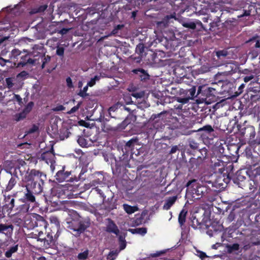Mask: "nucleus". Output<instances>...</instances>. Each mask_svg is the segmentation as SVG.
I'll return each mask as SVG.
<instances>
[{"label": "nucleus", "mask_w": 260, "mask_h": 260, "mask_svg": "<svg viewBox=\"0 0 260 260\" xmlns=\"http://www.w3.org/2000/svg\"><path fill=\"white\" fill-rule=\"evenodd\" d=\"M241 135L245 139L248 140L249 146L245 149V154L252 162H260V154L254 150V148L260 145V134L255 138V128L252 125H247L239 128Z\"/></svg>", "instance_id": "nucleus-1"}, {"label": "nucleus", "mask_w": 260, "mask_h": 260, "mask_svg": "<svg viewBox=\"0 0 260 260\" xmlns=\"http://www.w3.org/2000/svg\"><path fill=\"white\" fill-rule=\"evenodd\" d=\"M186 186L188 188V191L191 193L194 198L196 196L197 199L205 196L208 191L206 186L200 184L195 179L188 181Z\"/></svg>", "instance_id": "nucleus-2"}, {"label": "nucleus", "mask_w": 260, "mask_h": 260, "mask_svg": "<svg viewBox=\"0 0 260 260\" xmlns=\"http://www.w3.org/2000/svg\"><path fill=\"white\" fill-rule=\"evenodd\" d=\"M67 224V227L68 229L76 232V235H79L89 226L90 222L88 220H82L78 217L77 219H73L70 221H68Z\"/></svg>", "instance_id": "nucleus-3"}, {"label": "nucleus", "mask_w": 260, "mask_h": 260, "mask_svg": "<svg viewBox=\"0 0 260 260\" xmlns=\"http://www.w3.org/2000/svg\"><path fill=\"white\" fill-rule=\"evenodd\" d=\"M38 189L36 190L35 188L32 187V184L29 183L26 184V191L24 193V200L26 202H29L31 203H34L36 201V199L33 193H37L42 191L41 186L40 184L38 185Z\"/></svg>", "instance_id": "nucleus-4"}, {"label": "nucleus", "mask_w": 260, "mask_h": 260, "mask_svg": "<svg viewBox=\"0 0 260 260\" xmlns=\"http://www.w3.org/2000/svg\"><path fill=\"white\" fill-rule=\"evenodd\" d=\"M220 129L224 131V129L221 128L220 127H218L217 126L212 127L211 125L207 124L203 127H200L197 129H193L192 131L193 132H204L203 135H209L210 136L212 137V139L213 137H216L217 136V133L215 131V129Z\"/></svg>", "instance_id": "nucleus-5"}, {"label": "nucleus", "mask_w": 260, "mask_h": 260, "mask_svg": "<svg viewBox=\"0 0 260 260\" xmlns=\"http://www.w3.org/2000/svg\"><path fill=\"white\" fill-rule=\"evenodd\" d=\"M40 172L35 170H32L29 173H27L25 176L24 180L27 184H32V187L36 188L37 184L36 179L37 177H41Z\"/></svg>", "instance_id": "nucleus-6"}, {"label": "nucleus", "mask_w": 260, "mask_h": 260, "mask_svg": "<svg viewBox=\"0 0 260 260\" xmlns=\"http://www.w3.org/2000/svg\"><path fill=\"white\" fill-rule=\"evenodd\" d=\"M215 89L206 85L199 86L197 91V95L203 96L202 99L209 98L214 95Z\"/></svg>", "instance_id": "nucleus-7"}, {"label": "nucleus", "mask_w": 260, "mask_h": 260, "mask_svg": "<svg viewBox=\"0 0 260 260\" xmlns=\"http://www.w3.org/2000/svg\"><path fill=\"white\" fill-rule=\"evenodd\" d=\"M225 175L221 174L219 176L213 183V186L219 189H222L226 187L228 179L225 178Z\"/></svg>", "instance_id": "nucleus-8"}, {"label": "nucleus", "mask_w": 260, "mask_h": 260, "mask_svg": "<svg viewBox=\"0 0 260 260\" xmlns=\"http://www.w3.org/2000/svg\"><path fill=\"white\" fill-rule=\"evenodd\" d=\"M157 131V128L156 127L154 124L148 123L145 128V133L147 135V138L154 139Z\"/></svg>", "instance_id": "nucleus-9"}, {"label": "nucleus", "mask_w": 260, "mask_h": 260, "mask_svg": "<svg viewBox=\"0 0 260 260\" xmlns=\"http://www.w3.org/2000/svg\"><path fill=\"white\" fill-rule=\"evenodd\" d=\"M21 60L17 64V67H24L27 64H34L36 63L37 59H32L28 54L20 56Z\"/></svg>", "instance_id": "nucleus-10"}, {"label": "nucleus", "mask_w": 260, "mask_h": 260, "mask_svg": "<svg viewBox=\"0 0 260 260\" xmlns=\"http://www.w3.org/2000/svg\"><path fill=\"white\" fill-rule=\"evenodd\" d=\"M157 53L152 50H149L145 53L144 60L147 61L149 64H154L157 62Z\"/></svg>", "instance_id": "nucleus-11"}, {"label": "nucleus", "mask_w": 260, "mask_h": 260, "mask_svg": "<svg viewBox=\"0 0 260 260\" xmlns=\"http://www.w3.org/2000/svg\"><path fill=\"white\" fill-rule=\"evenodd\" d=\"M65 166H62L61 170L57 171L56 174V179L59 182L63 181L71 174L70 171H64Z\"/></svg>", "instance_id": "nucleus-12"}, {"label": "nucleus", "mask_w": 260, "mask_h": 260, "mask_svg": "<svg viewBox=\"0 0 260 260\" xmlns=\"http://www.w3.org/2000/svg\"><path fill=\"white\" fill-rule=\"evenodd\" d=\"M133 72L136 74H137L141 80L142 81H146L149 79L150 76L147 72L143 69H136L133 70Z\"/></svg>", "instance_id": "nucleus-13"}, {"label": "nucleus", "mask_w": 260, "mask_h": 260, "mask_svg": "<svg viewBox=\"0 0 260 260\" xmlns=\"http://www.w3.org/2000/svg\"><path fill=\"white\" fill-rule=\"evenodd\" d=\"M139 139L137 137H134L128 140L124 146L126 150H133L136 145H139Z\"/></svg>", "instance_id": "nucleus-14"}, {"label": "nucleus", "mask_w": 260, "mask_h": 260, "mask_svg": "<svg viewBox=\"0 0 260 260\" xmlns=\"http://www.w3.org/2000/svg\"><path fill=\"white\" fill-rule=\"evenodd\" d=\"M179 92L180 94L183 93L187 95V98H189V100L193 99L194 97L198 96V95L196 94V88L195 86H192L190 89L188 90H184L183 89H180Z\"/></svg>", "instance_id": "nucleus-15"}, {"label": "nucleus", "mask_w": 260, "mask_h": 260, "mask_svg": "<svg viewBox=\"0 0 260 260\" xmlns=\"http://www.w3.org/2000/svg\"><path fill=\"white\" fill-rule=\"evenodd\" d=\"M13 230V227L12 225L0 224V233L4 234L7 236H10L12 233Z\"/></svg>", "instance_id": "nucleus-16"}, {"label": "nucleus", "mask_w": 260, "mask_h": 260, "mask_svg": "<svg viewBox=\"0 0 260 260\" xmlns=\"http://www.w3.org/2000/svg\"><path fill=\"white\" fill-rule=\"evenodd\" d=\"M156 150L159 152H167L168 149L170 148L168 144L162 141L155 142Z\"/></svg>", "instance_id": "nucleus-17"}, {"label": "nucleus", "mask_w": 260, "mask_h": 260, "mask_svg": "<svg viewBox=\"0 0 260 260\" xmlns=\"http://www.w3.org/2000/svg\"><path fill=\"white\" fill-rule=\"evenodd\" d=\"M54 158V155L51 152L47 151L41 154V159L45 162H55Z\"/></svg>", "instance_id": "nucleus-18"}, {"label": "nucleus", "mask_w": 260, "mask_h": 260, "mask_svg": "<svg viewBox=\"0 0 260 260\" xmlns=\"http://www.w3.org/2000/svg\"><path fill=\"white\" fill-rule=\"evenodd\" d=\"M107 231L110 233H113L116 235L119 233V230L116 225L110 219L108 220V224L107 226Z\"/></svg>", "instance_id": "nucleus-19"}, {"label": "nucleus", "mask_w": 260, "mask_h": 260, "mask_svg": "<svg viewBox=\"0 0 260 260\" xmlns=\"http://www.w3.org/2000/svg\"><path fill=\"white\" fill-rule=\"evenodd\" d=\"M234 167L232 164L230 165L229 166L225 167L223 166L221 168H219L218 172L221 174H223L226 177H229L230 174L233 172Z\"/></svg>", "instance_id": "nucleus-20"}, {"label": "nucleus", "mask_w": 260, "mask_h": 260, "mask_svg": "<svg viewBox=\"0 0 260 260\" xmlns=\"http://www.w3.org/2000/svg\"><path fill=\"white\" fill-rule=\"evenodd\" d=\"M160 43L165 46L166 49L174 50V45H173V40H169L167 38H163L160 40Z\"/></svg>", "instance_id": "nucleus-21"}, {"label": "nucleus", "mask_w": 260, "mask_h": 260, "mask_svg": "<svg viewBox=\"0 0 260 260\" xmlns=\"http://www.w3.org/2000/svg\"><path fill=\"white\" fill-rule=\"evenodd\" d=\"M128 231L133 234H139L144 235L147 233V229L146 228H139L136 229H129Z\"/></svg>", "instance_id": "nucleus-22"}, {"label": "nucleus", "mask_w": 260, "mask_h": 260, "mask_svg": "<svg viewBox=\"0 0 260 260\" xmlns=\"http://www.w3.org/2000/svg\"><path fill=\"white\" fill-rule=\"evenodd\" d=\"M47 5L40 6L31 9L29 12L30 14L32 15L37 13H40L44 12L47 8Z\"/></svg>", "instance_id": "nucleus-23"}, {"label": "nucleus", "mask_w": 260, "mask_h": 260, "mask_svg": "<svg viewBox=\"0 0 260 260\" xmlns=\"http://www.w3.org/2000/svg\"><path fill=\"white\" fill-rule=\"evenodd\" d=\"M260 94V86H252L251 85L248 87L247 90L248 97H251V94Z\"/></svg>", "instance_id": "nucleus-24"}, {"label": "nucleus", "mask_w": 260, "mask_h": 260, "mask_svg": "<svg viewBox=\"0 0 260 260\" xmlns=\"http://www.w3.org/2000/svg\"><path fill=\"white\" fill-rule=\"evenodd\" d=\"M177 198L176 197H172L168 198L163 206V208L165 210H169L170 207L175 203Z\"/></svg>", "instance_id": "nucleus-25"}, {"label": "nucleus", "mask_w": 260, "mask_h": 260, "mask_svg": "<svg viewBox=\"0 0 260 260\" xmlns=\"http://www.w3.org/2000/svg\"><path fill=\"white\" fill-rule=\"evenodd\" d=\"M258 36L253 37L250 39L247 42V43H249L250 45L254 48H260V41L257 39Z\"/></svg>", "instance_id": "nucleus-26"}, {"label": "nucleus", "mask_w": 260, "mask_h": 260, "mask_svg": "<svg viewBox=\"0 0 260 260\" xmlns=\"http://www.w3.org/2000/svg\"><path fill=\"white\" fill-rule=\"evenodd\" d=\"M123 208L124 211L129 214H132L138 210V208L137 206H131L126 204L123 205Z\"/></svg>", "instance_id": "nucleus-27"}, {"label": "nucleus", "mask_w": 260, "mask_h": 260, "mask_svg": "<svg viewBox=\"0 0 260 260\" xmlns=\"http://www.w3.org/2000/svg\"><path fill=\"white\" fill-rule=\"evenodd\" d=\"M5 201L6 203V205L8 206V207L12 209L14 207V202L15 199L11 196H8L5 197Z\"/></svg>", "instance_id": "nucleus-28"}, {"label": "nucleus", "mask_w": 260, "mask_h": 260, "mask_svg": "<svg viewBox=\"0 0 260 260\" xmlns=\"http://www.w3.org/2000/svg\"><path fill=\"white\" fill-rule=\"evenodd\" d=\"M18 245H15L10 247L5 253V255L7 258H10L12 256V254L16 252L18 250Z\"/></svg>", "instance_id": "nucleus-29"}, {"label": "nucleus", "mask_w": 260, "mask_h": 260, "mask_svg": "<svg viewBox=\"0 0 260 260\" xmlns=\"http://www.w3.org/2000/svg\"><path fill=\"white\" fill-rule=\"evenodd\" d=\"M145 49H147V48L145 46L144 44L143 43H139L136 46V52L140 55L143 56L144 53L145 54L146 53Z\"/></svg>", "instance_id": "nucleus-30"}, {"label": "nucleus", "mask_w": 260, "mask_h": 260, "mask_svg": "<svg viewBox=\"0 0 260 260\" xmlns=\"http://www.w3.org/2000/svg\"><path fill=\"white\" fill-rule=\"evenodd\" d=\"M40 59L42 62L41 68L43 69L45 68V64L50 61L51 57L48 55L45 56L44 54L40 56L38 58V61Z\"/></svg>", "instance_id": "nucleus-31"}, {"label": "nucleus", "mask_w": 260, "mask_h": 260, "mask_svg": "<svg viewBox=\"0 0 260 260\" xmlns=\"http://www.w3.org/2000/svg\"><path fill=\"white\" fill-rule=\"evenodd\" d=\"M187 211L184 209H182L180 212L178 217V222L181 226H182L185 222Z\"/></svg>", "instance_id": "nucleus-32"}, {"label": "nucleus", "mask_w": 260, "mask_h": 260, "mask_svg": "<svg viewBox=\"0 0 260 260\" xmlns=\"http://www.w3.org/2000/svg\"><path fill=\"white\" fill-rule=\"evenodd\" d=\"M104 160L109 162H117V160L112 153H108L104 154Z\"/></svg>", "instance_id": "nucleus-33"}, {"label": "nucleus", "mask_w": 260, "mask_h": 260, "mask_svg": "<svg viewBox=\"0 0 260 260\" xmlns=\"http://www.w3.org/2000/svg\"><path fill=\"white\" fill-rule=\"evenodd\" d=\"M215 54L218 59H221L224 58L228 55V52L225 50H222L216 51Z\"/></svg>", "instance_id": "nucleus-34"}, {"label": "nucleus", "mask_w": 260, "mask_h": 260, "mask_svg": "<svg viewBox=\"0 0 260 260\" xmlns=\"http://www.w3.org/2000/svg\"><path fill=\"white\" fill-rule=\"evenodd\" d=\"M19 55H21V51L18 49H14L11 51L10 58L15 61Z\"/></svg>", "instance_id": "nucleus-35"}, {"label": "nucleus", "mask_w": 260, "mask_h": 260, "mask_svg": "<svg viewBox=\"0 0 260 260\" xmlns=\"http://www.w3.org/2000/svg\"><path fill=\"white\" fill-rule=\"evenodd\" d=\"M77 142L79 145L82 147H87L88 146V141L83 137H80Z\"/></svg>", "instance_id": "nucleus-36"}, {"label": "nucleus", "mask_w": 260, "mask_h": 260, "mask_svg": "<svg viewBox=\"0 0 260 260\" xmlns=\"http://www.w3.org/2000/svg\"><path fill=\"white\" fill-rule=\"evenodd\" d=\"M34 105V102H29L23 109V111L24 112V113H25L26 114L29 113L31 111Z\"/></svg>", "instance_id": "nucleus-37"}, {"label": "nucleus", "mask_w": 260, "mask_h": 260, "mask_svg": "<svg viewBox=\"0 0 260 260\" xmlns=\"http://www.w3.org/2000/svg\"><path fill=\"white\" fill-rule=\"evenodd\" d=\"M16 183V181L15 179L12 177L10 179L9 183L7 185V186L6 188L7 190H11L13 188V187L14 186V185H15Z\"/></svg>", "instance_id": "nucleus-38"}, {"label": "nucleus", "mask_w": 260, "mask_h": 260, "mask_svg": "<svg viewBox=\"0 0 260 260\" xmlns=\"http://www.w3.org/2000/svg\"><path fill=\"white\" fill-rule=\"evenodd\" d=\"M88 254L89 251L88 250H86L84 252L78 254V258L80 260L86 259L88 257Z\"/></svg>", "instance_id": "nucleus-39"}, {"label": "nucleus", "mask_w": 260, "mask_h": 260, "mask_svg": "<svg viewBox=\"0 0 260 260\" xmlns=\"http://www.w3.org/2000/svg\"><path fill=\"white\" fill-rule=\"evenodd\" d=\"M143 56H141L139 55L138 56H134V55H132L130 57L131 59L135 63H140L142 61V57Z\"/></svg>", "instance_id": "nucleus-40"}, {"label": "nucleus", "mask_w": 260, "mask_h": 260, "mask_svg": "<svg viewBox=\"0 0 260 260\" xmlns=\"http://www.w3.org/2000/svg\"><path fill=\"white\" fill-rule=\"evenodd\" d=\"M249 98L252 103L260 101V94H251V97Z\"/></svg>", "instance_id": "nucleus-41"}, {"label": "nucleus", "mask_w": 260, "mask_h": 260, "mask_svg": "<svg viewBox=\"0 0 260 260\" xmlns=\"http://www.w3.org/2000/svg\"><path fill=\"white\" fill-rule=\"evenodd\" d=\"M189 100V98H187V96L185 97H177V101L179 103H182V104H186L188 102Z\"/></svg>", "instance_id": "nucleus-42"}, {"label": "nucleus", "mask_w": 260, "mask_h": 260, "mask_svg": "<svg viewBox=\"0 0 260 260\" xmlns=\"http://www.w3.org/2000/svg\"><path fill=\"white\" fill-rule=\"evenodd\" d=\"M64 48L62 47H58L56 49V53L57 55L63 57L64 55Z\"/></svg>", "instance_id": "nucleus-43"}, {"label": "nucleus", "mask_w": 260, "mask_h": 260, "mask_svg": "<svg viewBox=\"0 0 260 260\" xmlns=\"http://www.w3.org/2000/svg\"><path fill=\"white\" fill-rule=\"evenodd\" d=\"M81 104V102L78 103L76 106L73 107L69 111L67 112V113L69 114L74 113L79 109Z\"/></svg>", "instance_id": "nucleus-44"}, {"label": "nucleus", "mask_w": 260, "mask_h": 260, "mask_svg": "<svg viewBox=\"0 0 260 260\" xmlns=\"http://www.w3.org/2000/svg\"><path fill=\"white\" fill-rule=\"evenodd\" d=\"M179 147L177 145H175L172 147L170 150L168 151L167 152L169 153V154H172L175 153L177 151H179Z\"/></svg>", "instance_id": "nucleus-45"}, {"label": "nucleus", "mask_w": 260, "mask_h": 260, "mask_svg": "<svg viewBox=\"0 0 260 260\" xmlns=\"http://www.w3.org/2000/svg\"><path fill=\"white\" fill-rule=\"evenodd\" d=\"M6 82L9 88H11L13 86L14 84L13 83V79L12 78H7L6 79Z\"/></svg>", "instance_id": "nucleus-46"}, {"label": "nucleus", "mask_w": 260, "mask_h": 260, "mask_svg": "<svg viewBox=\"0 0 260 260\" xmlns=\"http://www.w3.org/2000/svg\"><path fill=\"white\" fill-rule=\"evenodd\" d=\"M189 146L190 147V148H191L192 149H198V147H199V145L194 140H190L189 142Z\"/></svg>", "instance_id": "nucleus-47"}, {"label": "nucleus", "mask_w": 260, "mask_h": 260, "mask_svg": "<svg viewBox=\"0 0 260 260\" xmlns=\"http://www.w3.org/2000/svg\"><path fill=\"white\" fill-rule=\"evenodd\" d=\"M38 130L39 127L37 125L34 124L32 127L28 130L27 133L28 134H32L38 131Z\"/></svg>", "instance_id": "nucleus-48"}, {"label": "nucleus", "mask_w": 260, "mask_h": 260, "mask_svg": "<svg viewBox=\"0 0 260 260\" xmlns=\"http://www.w3.org/2000/svg\"><path fill=\"white\" fill-rule=\"evenodd\" d=\"M66 82L67 85L69 88H72L74 87L72 80L70 77H68L66 78Z\"/></svg>", "instance_id": "nucleus-49"}, {"label": "nucleus", "mask_w": 260, "mask_h": 260, "mask_svg": "<svg viewBox=\"0 0 260 260\" xmlns=\"http://www.w3.org/2000/svg\"><path fill=\"white\" fill-rule=\"evenodd\" d=\"M184 26L192 29H194L196 28V24L194 22L186 23Z\"/></svg>", "instance_id": "nucleus-50"}, {"label": "nucleus", "mask_w": 260, "mask_h": 260, "mask_svg": "<svg viewBox=\"0 0 260 260\" xmlns=\"http://www.w3.org/2000/svg\"><path fill=\"white\" fill-rule=\"evenodd\" d=\"M26 114L23 111L17 115L16 120L20 121V120L23 119L26 117Z\"/></svg>", "instance_id": "nucleus-51"}, {"label": "nucleus", "mask_w": 260, "mask_h": 260, "mask_svg": "<svg viewBox=\"0 0 260 260\" xmlns=\"http://www.w3.org/2000/svg\"><path fill=\"white\" fill-rule=\"evenodd\" d=\"M197 255L202 259H204L206 257H207L206 254L201 251H197Z\"/></svg>", "instance_id": "nucleus-52"}, {"label": "nucleus", "mask_w": 260, "mask_h": 260, "mask_svg": "<svg viewBox=\"0 0 260 260\" xmlns=\"http://www.w3.org/2000/svg\"><path fill=\"white\" fill-rule=\"evenodd\" d=\"M239 248V245L238 244H234L232 245H231L229 249L231 251H235V250H238Z\"/></svg>", "instance_id": "nucleus-53"}, {"label": "nucleus", "mask_w": 260, "mask_h": 260, "mask_svg": "<svg viewBox=\"0 0 260 260\" xmlns=\"http://www.w3.org/2000/svg\"><path fill=\"white\" fill-rule=\"evenodd\" d=\"M254 76L253 75H251L249 76H246L244 78V81L245 82L247 83L253 79Z\"/></svg>", "instance_id": "nucleus-54"}, {"label": "nucleus", "mask_w": 260, "mask_h": 260, "mask_svg": "<svg viewBox=\"0 0 260 260\" xmlns=\"http://www.w3.org/2000/svg\"><path fill=\"white\" fill-rule=\"evenodd\" d=\"M70 30V28H62L59 31L58 33L61 35L66 34Z\"/></svg>", "instance_id": "nucleus-55"}, {"label": "nucleus", "mask_w": 260, "mask_h": 260, "mask_svg": "<svg viewBox=\"0 0 260 260\" xmlns=\"http://www.w3.org/2000/svg\"><path fill=\"white\" fill-rule=\"evenodd\" d=\"M95 84V78H91V80L87 83V85L90 87L93 86Z\"/></svg>", "instance_id": "nucleus-56"}, {"label": "nucleus", "mask_w": 260, "mask_h": 260, "mask_svg": "<svg viewBox=\"0 0 260 260\" xmlns=\"http://www.w3.org/2000/svg\"><path fill=\"white\" fill-rule=\"evenodd\" d=\"M117 109V106L116 105H114L113 106L110 107L109 108V113L111 114V112H114Z\"/></svg>", "instance_id": "nucleus-57"}, {"label": "nucleus", "mask_w": 260, "mask_h": 260, "mask_svg": "<svg viewBox=\"0 0 260 260\" xmlns=\"http://www.w3.org/2000/svg\"><path fill=\"white\" fill-rule=\"evenodd\" d=\"M14 99L17 101L19 104L21 103L22 102V98L20 97V96L18 94H15L14 95Z\"/></svg>", "instance_id": "nucleus-58"}, {"label": "nucleus", "mask_w": 260, "mask_h": 260, "mask_svg": "<svg viewBox=\"0 0 260 260\" xmlns=\"http://www.w3.org/2000/svg\"><path fill=\"white\" fill-rule=\"evenodd\" d=\"M218 161H219L218 162H221V163H222V162H237L238 158H236V159L235 160H233V159H231V160H229L228 161H224L223 160H218Z\"/></svg>", "instance_id": "nucleus-59"}, {"label": "nucleus", "mask_w": 260, "mask_h": 260, "mask_svg": "<svg viewBox=\"0 0 260 260\" xmlns=\"http://www.w3.org/2000/svg\"><path fill=\"white\" fill-rule=\"evenodd\" d=\"M78 94L82 98H85L86 96L88 95V94L83 92L82 90H81Z\"/></svg>", "instance_id": "nucleus-60"}, {"label": "nucleus", "mask_w": 260, "mask_h": 260, "mask_svg": "<svg viewBox=\"0 0 260 260\" xmlns=\"http://www.w3.org/2000/svg\"><path fill=\"white\" fill-rule=\"evenodd\" d=\"M118 254V252L117 251H111L109 253L108 258L109 259L111 257H112L113 255H114L116 256Z\"/></svg>", "instance_id": "nucleus-61"}, {"label": "nucleus", "mask_w": 260, "mask_h": 260, "mask_svg": "<svg viewBox=\"0 0 260 260\" xmlns=\"http://www.w3.org/2000/svg\"><path fill=\"white\" fill-rule=\"evenodd\" d=\"M126 247L125 241L120 242V250L124 249Z\"/></svg>", "instance_id": "nucleus-62"}, {"label": "nucleus", "mask_w": 260, "mask_h": 260, "mask_svg": "<svg viewBox=\"0 0 260 260\" xmlns=\"http://www.w3.org/2000/svg\"><path fill=\"white\" fill-rule=\"evenodd\" d=\"M65 109V107L62 105H59L56 107L55 110L56 111H62Z\"/></svg>", "instance_id": "nucleus-63"}, {"label": "nucleus", "mask_w": 260, "mask_h": 260, "mask_svg": "<svg viewBox=\"0 0 260 260\" xmlns=\"http://www.w3.org/2000/svg\"><path fill=\"white\" fill-rule=\"evenodd\" d=\"M101 181L99 179L98 180H94L92 182V185L95 186L96 184H100Z\"/></svg>", "instance_id": "nucleus-64"}]
</instances>
